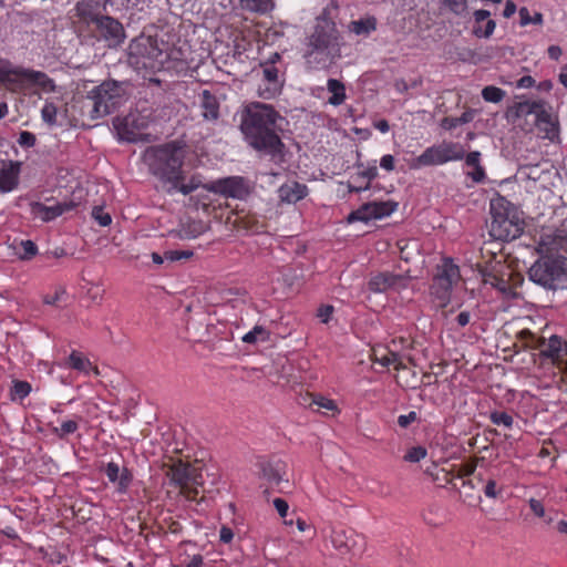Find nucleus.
<instances>
[{"mask_svg": "<svg viewBox=\"0 0 567 567\" xmlns=\"http://www.w3.org/2000/svg\"><path fill=\"white\" fill-rule=\"evenodd\" d=\"M282 120L271 105L252 104L243 115L240 130L248 144L269 155L276 164L285 162V144L276 133L277 121Z\"/></svg>", "mask_w": 567, "mask_h": 567, "instance_id": "1", "label": "nucleus"}, {"mask_svg": "<svg viewBox=\"0 0 567 567\" xmlns=\"http://www.w3.org/2000/svg\"><path fill=\"white\" fill-rule=\"evenodd\" d=\"M342 37L336 23L319 18L313 32L307 38L303 59L310 70H329L341 59Z\"/></svg>", "mask_w": 567, "mask_h": 567, "instance_id": "2", "label": "nucleus"}, {"mask_svg": "<svg viewBox=\"0 0 567 567\" xmlns=\"http://www.w3.org/2000/svg\"><path fill=\"white\" fill-rule=\"evenodd\" d=\"M185 158L184 146L178 142H169L158 146L148 147L143 159L151 173L173 187L183 181L182 166Z\"/></svg>", "mask_w": 567, "mask_h": 567, "instance_id": "3", "label": "nucleus"}, {"mask_svg": "<svg viewBox=\"0 0 567 567\" xmlns=\"http://www.w3.org/2000/svg\"><path fill=\"white\" fill-rule=\"evenodd\" d=\"M529 279L549 291L567 289V257H539L528 270Z\"/></svg>", "mask_w": 567, "mask_h": 567, "instance_id": "4", "label": "nucleus"}, {"mask_svg": "<svg viewBox=\"0 0 567 567\" xmlns=\"http://www.w3.org/2000/svg\"><path fill=\"white\" fill-rule=\"evenodd\" d=\"M509 203L498 197L491 200V221L488 225L489 235L495 240H513L523 233V225L517 216L508 209Z\"/></svg>", "mask_w": 567, "mask_h": 567, "instance_id": "5", "label": "nucleus"}, {"mask_svg": "<svg viewBox=\"0 0 567 567\" xmlns=\"http://www.w3.org/2000/svg\"><path fill=\"white\" fill-rule=\"evenodd\" d=\"M506 117L513 124L522 127L525 131H530L533 126L545 125V131L548 132V126L553 128L550 114L545 109V103L540 101H524L515 103L508 107Z\"/></svg>", "mask_w": 567, "mask_h": 567, "instance_id": "6", "label": "nucleus"}, {"mask_svg": "<svg viewBox=\"0 0 567 567\" xmlns=\"http://www.w3.org/2000/svg\"><path fill=\"white\" fill-rule=\"evenodd\" d=\"M161 55L157 40L143 34L134 38L127 48V63L136 71L155 69Z\"/></svg>", "mask_w": 567, "mask_h": 567, "instance_id": "7", "label": "nucleus"}, {"mask_svg": "<svg viewBox=\"0 0 567 567\" xmlns=\"http://www.w3.org/2000/svg\"><path fill=\"white\" fill-rule=\"evenodd\" d=\"M124 90L122 85L114 81H104L95 86L89 94L92 101L90 117L97 120L111 114L120 104Z\"/></svg>", "mask_w": 567, "mask_h": 567, "instance_id": "8", "label": "nucleus"}, {"mask_svg": "<svg viewBox=\"0 0 567 567\" xmlns=\"http://www.w3.org/2000/svg\"><path fill=\"white\" fill-rule=\"evenodd\" d=\"M166 476L171 482L182 488V492L190 499L196 495L197 486L204 485L202 467L196 464L184 463L181 460L163 465Z\"/></svg>", "mask_w": 567, "mask_h": 567, "instance_id": "9", "label": "nucleus"}, {"mask_svg": "<svg viewBox=\"0 0 567 567\" xmlns=\"http://www.w3.org/2000/svg\"><path fill=\"white\" fill-rule=\"evenodd\" d=\"M465 156V150L460 143L442 142L426 148L416 157L413 167L441 165L451 161H460Z\"/></svg>", "mask_w": 567, "mask_h": 567, "instance_id": "10", "label": "nucleus"}, {"mask_svg": "<svg viewBox=\"0 0 567 567\" xmlns=\"http://www.w3.org/2000/svg\"><path fill=\"white\" fill-rule=\"evenodd\" d=\"M477 271L484 284L491 285L507 298L516 297L514 287L505 279V276L509 277L511 272L504 261L478 264Z\"/></svg>", "mask_w": 567, "mask_h": 567, "instance_id": "11", "label": "nucleus"}, {"mask_svg": "<svg viewBox=\"0 0 567 567\" xmlns=\"http://www.w3.org/2000/svg\"><path fill=\"white\" fill-rule=\"evenodd\" d=\"M458 279L460 270L456 265L444 260L442 265L437 266V272L434 276L431 290L432 295L441 301L442 307L450 300L452 286L457 282Z\"/></svg>", "mask_w": 567, "mask_h": 567, "instance_id": "12", "label": "nucleus"}, {"mask_svg": "<svg viewBox=\"0 0 567 567\" xmlns=\"http://www.w3.org/2000/svg\"><path fill=\"white\" fill-rule=\"evenodd\" d=\"M205 188L209 192L236 199H245L251 192L248 181L241 176L220 178L206 185Z\"/></svg>", "mask_w": 567, "mask_h": 567, "instance_id": "13", "label": "nucleus"}, {"mask_svg": "<svg viewBox=\"0 0 567 567\" xmlns=\"http://www.w3.org/2000/svg\"><path fill=\"white\" fill-rule=\"evenodd\" d=\"M95 27L99 38L106 42L110 49L120 47L126 38L123 24L113 17L103 16L97 19Z\"/></svg>", "mask_w": 567, "mask_h": 567, "instance_id": "14", "label": "nucleus"}, {"mask_svg": "<svg viewBox=\"0 0 567 567\" xmlns=\"http://www.w3.org/2000/svg\"><path fill=\"white\" fill-rule=\"evenodd\" d=\"M363 537L353 529H333L330 535L331 545L342 555H355L363 550Z\"/></svg>", "mask_w": 567, "mask_h": 567, "instance_id": "15", "label": "nucleus"}, {"mask_svg": "<svg viewBox=\"0 0 567 567\" xmlns=\"http://www.w3.org/2000/svg\"><path fill=\"white\" fill-rule=\"evenodd\" d=\"M30 71L0 59V84L10 91L22 89L30 80Z\"/></svg>", "mask_w": 567, "mask_h": 567, "instance_id": "16", "label": "nucleus"}, {"mask_svg": "<svg viewBox=\"0 0 567 567\" xmlns=\"http://www.w3.org/2000/svg\"><path fill=\"white\" fill-rule=\"evenodd\" d=\"M396 207L398 204L390 200L365 203L348 216V221H369L370 219L382 218L392 214Z\"/></svg>", "mask_w": 567, "mask_h": 567, "instance_id": "17", "label": "nucleus"}, {"mask_svg": "<svg viewBox=\"0 0 567 567\" xmlns=\"http://www.w3.org/2000/svg\"><path fill=\"white\" fill-rule=\"evenodd\" d=\"M536 250L540 257L561 256L559 251H567L565 230L556 229L542 234Z\"/></svg>", "mask_w": 567, "mask_h": 567, "instance_id": "18", "label": "nucleus"}, {"mask_svg": "<svg viewBox=\"0 0 567 567\" xmlns=\"http://www.w3.org/2000/svg\"><path fill=\"white\" fill-rule=\"evenodd\" d=\"M74 207L72 202L56 203L53 205H44L42 203H32L31 213L34 217L43 221H50L63 213L71 210Z\"/></svg>", "mask_w": 567, "mask_h": 567, "instance_id": "19", "label": "nucleus"}, {"mask_svg": "<svg viewBox=\"0 0 567 567\" xmlns=\"http://www.w3.org/2000/svg\"><path fill=\"white\" fill-rule=\"evenodd\" d=\"M539 350V357L550 360L553 363H560L567 357V342L554 334L547 342L545 341V346Z\"/></svg>", "mask_w": 567, "mask_h": 567, "instance_id": "20", "label": "nucleus"}, {"mask_svg": "<svg viewBox=\"0 0 567 567\" xmlns=\"http://www.w3.org/2000/svg\"><path fill=\"white\" fill-rule=\"evenodd\" d=\"M261 475L272 486H279L284 482H289L287 465L281 461L262 464Z\"/></svg>", "mask_w": 567, "mask_h": 567, "instance_id": "21", "label": "nucleus"}, {"mask_svg": "<svg viewBox=\"0 0 567 567\" xmlns=\"http://www.w3.org/2000/svg\"><path fill=\"white\" fill-rule=\"evenodd\" d=\"M404 278L401 275L390 272H380L374 275L369 281V288L373 292H385L390 288L402 285Z\"/></svg>", "mask_w": 567, "mask_h": 567, "instance_id": "22", "label": "nucleus"}, {"mask_svg": "<svg viewBox=\"0 0 567 567\" xmlns=\"http://www.w3.org/2000/svg\"><path fill=\"white\" fill-rule=\"evenodd\" d=\"M307 186L297 182L286 183L278 189L281 202L292 204L307 195Z\"/></svg>", "mask_w": 567, "mask_h": 567, "instance_id": "23", "label": "nucleus"}, {"mask_svg": "<svg viewBox=\"0 0 567 567\" xmlns=\"http://www.w3.org/2000/svg\"><path fill=\"white\" fill-rule=\"evenodd\" d=\"M491 12L487 10H476L474 12L475 23L474 34L478 38H488L493 34L496 23L494 20L488 19Z\"/></svg>", "mask_w": 567, "mask_h": 567, "instance_id": "24", "label": "nucleus"}, {"mask_svg": "<svg viewBox=\"0 0 567 567\" xmlns=\"http://www.w3.org/2000/svg\"><path fill=\"white\" fill-rule=\"evenodd\" d=\"M200 106L203 110V117L207 121H215L219 116V103L217 97L209 91H203L200 95Z\"/></svg>", "mask_w": 567, "mask_h": 567, "instance_id": "25", "label": "nucleus"}, {"mask_svg": "<svg viewBox=\"0 0 567 567\" xmlns=\"http://www.w3.org/2000/svg\"><path fill=\"white\" fill-rule=\"evenodd\" d=\"M96 9L97 2L93 0H82L78 2L75 7L78 17L94 24L97 23V19L103 17V14L96 12Z\"/></svg>", "mask_w": 567, "mask_h": 567, "instance_id": "26", "label": "nucleus"}, {"mask_svg": "<svg viewBox=\"0 0 567 567\" xmlns=\"http://www.w3.org/2000/svg\"><path fill=\"white\" fill-rule=\"evenodd\" d=\"M372 358L374 362H379L383 367L394 364L395 370H405V365L396 352L373 349Z\"/></svg>", "mask_w": 567, "mask_h": 567, "instance_id": "27", "label": "nucleus"}, {"mask_svg": "<svg viewBox=\"0 0 567 567\" xmlns=\"http://www.w3.org/2000/svg\"><path fill=\"white\" fill-rule=\"evenodd\" d=\"M208 229V226L202 220H189L182 225L179 238L195 239Z\"/></svg>", "mask_w": 567, "mask_h": 567, "instance_id": "28", "label": "nucleus"}, {"mask_svg": "<svg viewBox=\"0 0 567 567\" xmlns=\"http://www.w3.org/2000/svg\"><path fill=\"white\" fill-rule=\"evenodd\" d=\"M377 29V19L374 17H367L355 21H351L349 30L357 35H369Z\"/></svg>", "mask_w": 567, "mask_h": 567, "instance_id": "29", "label": "nucleus"}, {"mask_svg": "<svg viewBox=\"0 0 567 567\" xmlns=\"http://www.w3.org/2000/svg\"><path fill=\"white\" fill-rule=\"evenodd\" d=\"M516 339L520 342L522 349H542L545 346V338H536L528 329L520 330Z\"/></svg>", "mask_w": 567, "mask_h": 567, "instance_id": "30", "label": "nucleus"}, {"mask_svg": "<svg viewBox=\"0 0 567 567\" xmlns=\"http://www.w3.org/2000/svg\"><path fill=\"white\" fill-rule=\"evenodd\" d=\"M327 89L331 93L329 97V103L332 105H340L346 100V87L344 84L336 79H329L327 83Z\"/></svg>", "mask_w": 567, "mask_h": 567, "instance_id": "31", "label": "nucleus"}, {"mask_svg": "<svg viewBox=\"0 0 567 567\" xmlns=\"http://www.w3.org/2000/svg\"><path fill=\"white\" fill-rule=\"evenodd\" d=\"M240 6L250 12L267 13L272 9L274 3L271 0H240Z\"/></svg>", "mask_w": 567, "mask_h": 567, "instance_id": "32", "label": "nucleus"}, {"mask_svg": "<svg viewBox=\"0 0 567 567\" xmlns=\"http://www.w3.org/2000/svg\"><path fill=\"white\" fill-rule=\"evenodd\" d=\"M14 249L16 255L22 260H29L38 252V247L32 240H21Z\"/></svg>", "mask_w": 567, "mask_h": 567, "instance_id": "33", "label": "nucleus"}, {"mask_svg": "<svg viewBox=\"0 0 567 567\" xmlns=\"http://www.w3.org/2000/svg\"><path fill=\"white\" fill-rule=\"evenodd\" d=\"M28 83H34L41 86L45 91H53L55 85L52 79H50L45 73L40 71H30V80Z\"/></svg>", "mask_w": 567, "mask_h": 567, "instance_id": "34", "label": "nucleus"}, {"mask_svg": "<svg viewBox=\"0 0 567 567\" xmlns=\"http://www.w3.org/2000/svg\"><path fill=\"white\" fill-rule=\"evenodd\" d=\"M68 364L78 371L87 372L92 363L89 359L84 358L80 352L73 351L68 358Z\"/></svg>", "mask_w": 567, "mask_h": 567, "instance_id": "35", "label": "nucleus"}, {"mask_svg": "<svg viewBox=\"0 0 567 567\" xmlns=\"http://www.w3.org/2000/svg\"><path fill=\"white\" fill-rule=\"evenodd\" d=\"M105 473L111 482H118L120 487H125L127 485V476L124 473H120L118 464L110 462L106 465Z\"/></svg>", "mask_w": 567, "mask_h": 567, "instance_id": "36", "label": "nucleus"}, {"mask_svg": "<svg viewBox=\"0 0 567 567\" xmlns=\"http://www.w3.org/2000/svg\"><path fill=\"white\" fill-rule=\"evenodd\" d=\"M308 398L310 399L309 406L316 408V411H319L320 409H326L328 411L337 410L334 401L327 399L322 395L308 394Z\"/></svg>", "mask_w": 567, "mask_h": 567, "instance_id": "37", "label": "nucleus"}, {"mask_svg": "<svg viewBox=\"0 0 567 567\" xmlns=\"http://www.w3.org/2000/svg\"><path fill=\"white\" fill-rule=\"evenodd\" d=\"M11 388V399L16 398L22 400L31 392V384L27 381L14 380Z\"/></svg>", "mask_w": 567, "mask_h": 567, "instance_id": "38", "label": "nucleus"}, {"mask_svg": "<svg viewBox=\"0 0 567 567\" xmlns=\"http://www.w3.org/2000/svg\"><path fill=\"white\" fill-rule=\"evenodd\" d=\"M482 96L486 102L498 103L505 96V91L499 87L488 85L482 91Z\"/></svg>", "mask_w": 567, "mask_h": 567, "instance_id": "39", "label": "nucleus"}, {"mask_svg": "<svg viewBox=\"0 0 567 567\" xmlns=\"http://www.w3.org/2000/svg\"><path fill=\"white\" fill-rule=\"evenodd\" d=\"M494 241L485 243L484 246L481 248V256L482 261L476 262V267L478 264H486L488 261L495 262V261H503L502 259H497V255L494 251Z\"/></svg>", "mask_w": 567, "mask_h": 567, "instance_id": "40", "label": "nucleus"}, {"mask_svg": "<svg viewBox=\"0 0 567 567\" xmlns=\"http://www.w3.org/2000/svg\"><path fill=\"white\" fill-rule=\"evenodd\" d=\"M519 18H520V25L522 27H525L529 23H534V24H542L543 23V14L540 12H536L533 16L529 14V11L527 8L523 7L519 9Z\"/></svg>", "mask_w": 567, "mask_h": 567, "instance_id": "41", "label": "nucleus"}, {"mask_svg": "<svg viewBox=\"0 0 567 567\" xmlns=\"http://www.w3.org/2000/svg\"><path fill=\"white\" fill-rule=\"evenodd\" d=\"M268 332L261 326H256L251 331L247 332L243 337V341L246 343H255L257 340H266Z\"/></svg>", "mask_w": 567, "mask_h": 567, "instance_id": "42", "label": "nucleus"}, {"mask_svg": "<svg viewBox=\"0 0 567 567\" xmlns=\"http://www.w3.org/2000/svg\"><path fill=\"white\" fill-rule=\"evenodd\" d=\"M399 383L402 386H406V388H411V389H415V388L420 386V380L417 378L416 372L411 371V370L403 372L400 375Z\"/></svg>", "mask_w": 567, "mask_h": 567, "instance_id": "43", "label": "nucleus"}, {"mask_svg": "<svg viewBox=\"0 0 567 567\" xmlns=\"http://www.w3.org/2000/svg\"><path fill=\"white\" fill-rule=\"evenodd\" d=\"M427 451L423 446H414L408 451L404 455V461L410 463H416L425 458Z\"/></svg>", "mask_w": 567, "mask_h": 567, "instance_id": "44", "label": "nucleus"}, {"mask_svg": "<svg viewBox=\"0 0 567 567\" xmlns=\"http://www.w3.org/2000/svg\"><path fill=\"white\" fill-rule=\"evenodd\" d=\"M92 217L103 227L112 223L111 215L104 212L102 206H94L92 209Z\"/></svg>", "mask_w": 567, "mask_h": 567, "instance_id": "45", "label": "nucleus"}, {"mask_svg": "<svg viewBox=\"0 0 567 567\" xmlns=\"http://www.w3.org/2000/svg\"><path fill=\"white\" fill-rule=\"evenodd\" d=\"M58 109L53 103H45L43 106L41 114L42 118L45 123L49 125L55 124V117H56Z\"/></svg>", "mask_w": 567, "mask_h": 567, "instance_id": "46", "label": "nucleus"}, {"mask_svg": "<svg viewBox=\"0 0 567 567\" xmlns=\"http://www.w3.org/2000/svg\"><path fill=\"white\" fill-rule=\"evenodd\" d=\"M489 417L494 424H503L506 427H511L514 422L513 417L505 412H493Z\"/></svg>", "mask_w": 567, "mask_h": 567, "instance_id": "47", "label": "nucleus"}, {"mask_svg": "<svg viewBox=\"0 0 567 567\" xmlns=\"http://www.w3.org/2000/svg\"><path fill=\"white\" fill-rule=\"evenodd\" d=\"M464 502L473 499L474 485L472 481H462V488H456Z\"/></svg>", "mask_w": 567, "mask_h": 567, "instance_id": "48", "label": "nucleus"}, {"mask_svg": "<svg viewBox=\"0 0 567 567\" xmlns=\"http://www.w3.org/2000/svg\"><path fill=\"white\" fill-rule=\"evenodd\" d=\"M17 185V179L10 174L0 175V189L3 192L12 190Z\"/></svg>", "mask_w": 567, "mask_h": 567, "instance_id": "49", "label": "nucleus"}, {"mask_svg": "<svg viewBox=\"0 0 567 567\" xmlns=\"http://www.w3.org/2000/svg\"><path fill=\"white\" fill-rule=\"evenodd\" d=\"M446 4L456 14H463L467 8L466 0H447Z\"/></svg>", "mask_w": 567, "mask_h": 567, "instance_id": "50", "label": "nucleus"}, {"mask_svg": "<svg viewBox=\"0 0 567 567\" xmlns=\"http://www.w3.org/2000/svg\"><path fill=\"white\" fill-rule=\"evenodd\" d=\"M264 78L269 82L274 84H278V69L274 65H268V63L264 68Z\"/></svg>", "mask_w": 567, "mask_h": 567, "instance_id": "51", "label": "nucleus"}, {"mask_svg": "<svg viewBox=\"0 0 567 567\" xmlns=\"http://www.w3.org/2000/svg\"><path fill=\"white\" fill-rule=\"evenodd\" d=\"M78 430V423L73 420L65 421L61 424L60 430L55 429V431H60L59 435L62 437L64 435L74 433Z\"/></svg>", "mask_w": 567, "mask_h": 567, "instance_id": "52", "label": "nucleus"}, {"mask_svg": "<svg viewBox=\"0 0 567 567\" xmlns=\"http://www.w3.org/2000/svg\"><path fill=\"white\" fill-rule=\"evenodd\" d=\"M18 143L23 147H31L35 143V136H34V134H32L28 131H23L20 133Z\"/></svg>", "mask_w": 567, "mask_h": 567, "instance_id": "53", "label": "nucleus"}, {"mask_svg": "<svg viewBox=\"0 0 567 567\" xmlns=\"http://www.w3.org/2000/svg\"><path fill=\"white\" fill-rule=\"evenodd\" d=\"M198 186H199V184L196 183L194 179H192L188 184H183L182 181H179L178 186L177 187L172 186V188L177 189L178 192H181L184 195H188L192 192H194Z\"/></svg>", "mask_w": 567, "mask_h": 567, "instance_id": "54", "label": "nucleus"}, {"mask_svg": "<svg viewBox=\"0 0 567 567\" xmlns=\"http://www.w3.org/2000/svg\"><path fill=\"white\" fill-rule=\"evenodd\" d=\"M274 506L277 509L280 517L285 518L287 516L289 505L284 498H275Z\"/></svg>", "mask_w": 567, "mask_h": 567, "instance_id": "55", "label": "nucleus"}, {"mask_svg": "<svg viewBox=\"0 0 567 567\" xmlns=\"http://www.w3.org/2000/svg\"><path fill=\"white\" fill-rule=\"evenodd\" d=\"M333 312V307L330 305H326L319 308L318 317L321 319L323 323H327L330 319V316Z\"/></svg>", "mask_w": 567, "mask_h": 567, "instance_id": "56", "label": "nucleus"}, {"mask_svg": "<svg viewBox=\"0 0 567 567\" xmlns=\"http://www.w3.org/2000/svg\"><path fill=\"white\" fill-rule=\"evenodd\" d=\"M529 507L536 516L543 517L545 515L544 506L538 499L530 498Z\"/></svg>", "mask_w": 567, "mask_h": 567, "instance_id": "57", "label": "nucleus"}, {"mask_svg": "<svg viewBox=\"0 0 567 567\" xmlns=\"http://www.w3.org/2000/svg\"><path fill=\"white\" fill-rule=\"evenodd\" d=\"M481 153L477 151L471 152L465 157V163L467 166L476 167L480 165Z\"/></svg>", "mask_w": 567, "mask_h": 567, "instance_id": "58", "label": "nucleus"}, {"mask_svg": "<svg viewBox=\"0 0 567 567\" xmlns=\"http://www.w3.org/2000/svg\"><path fill=\"white\" fill-rule=\"evenodd\" d=\"M476 463L471 462L466 463L462 466L460 473L456 475L457 478H463L464 476H470L475 472Z\"/></svg>", "mask_w": 567, "mask_h": 567, "instance_id": "59", "label": "nucleus"}, {"mask_svg": "<svg viewBox=\"0 0 567 567\" xmlns=\"http://www.w3.org/2000/svg\"><path fill=\"white\" fill-rule=\"evenodd\" d=\"M415 419H416V413L412 411L406 415H400L398 419V424L401 427H408L413 421H415Z\"/></svg>", "mask_w": 567, "mask_h": 567, "instance_id": "60", "label": "nucleus"}, {"mask_svg": "<svg viewBox=\"0 0 567 567\" xmlns=\"http://www.w3.org/2000/svg\"><path fill=\"white\" fill-rule=\"evenodd\" d=\"M484 494L491 498L497 497L498 492L496 489V482L494 480H489L486 483L485 488H484Z\"/></svg>", "mask_w": 567, "mask_h": 567, "instance_id": "61", "label": "nucleus"}, {"mask_svg": "<svg viewBox=\"0 0 567 567\" xmlns=\"http://www.w3.org/2000/svg\"><path fill=\"white\" fill-rule=\"evenodd\" d=\"M380 166L384 168L385 171H393L394 169V157L392 155H384L382 156L380 161Z\"/></svg>", "mask_w": 567, "mask_h": 567, "instance_id": "62", "label": "nucleus"}, {"mask_svg": "<svg viewBox=\"0 0 567 567\" xmlns=\"http://www.w3.org/2000/svg\"><path fill=\"white\" fill-rule=\"evenodd\" d=\"M474 171L472 173H470L468 175L472 177V179L475 182V183H481L484 181L485 178V172H484V168L478 165L476 167H473Z\"/></svg>", "mask_w": 567, "mask_h": 567, "instance_id": "63", "label": "nucleus"}, {"mask_svg": "<svg viewBox=\"0 0 567 567\" xmlns=\"http://www.w3.org/2000/svg\"><path fill=\"white\" fill-rule=\"evenodd\" d=\"M460 125H461V123H458L457 117H444L441 121V126L445 130H453Z\"/></svg>", "mask_w": 567, "mask_h": 567, "instance_id": "64", "label": "nucleus"}]
</instances>
